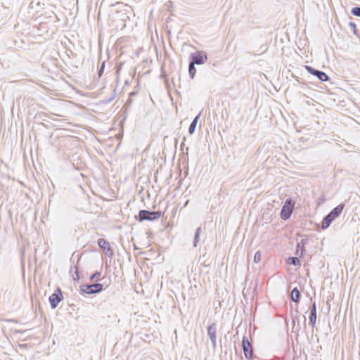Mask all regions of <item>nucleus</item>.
Segmentation results:
<instances>
[{
	"label": "nucleus",
	"instance_id": "6e6552de",
	"mask_svg": "<svg viewBox=\"0 0 360 360\" xmlns=\"http://www.w3.org/2000/svg\"><path fill=\"white\" fill-rule=\"evenodd\" d=\"M63 295L60 289H58L56 292L53 293L49 297V302L52 309H56L58 303L62 300Z\"/></svg>",
	"mask_w": 360,
	"mask_h": 360
},
{
	"label": "nucleus",
	"instance_id": "9b49d317",
	"mask_svg": "<svg viewBox=\"0 0 360 360\" xmlns=\"http://www.w3.org/2000/svg\"><path fill=\"white\" fill-rule=\"evenodd\" d=\"M200 116V113H199L194 119L192 121V122L191 123L190 126H189V128H188V133L190 134H193L195 130V127H196V125H197V123H198V121L199 120V117Z\"/></svg>",
	"mask_w": 360,
	"mask_h": 360
},
{
	"label": "nucleus",
	"instance_id": "cd10ccee",
	"mask_svg": "<svg viewBox=\"0 0 360 360\" xmlns=\"http://www.w3.org/2000/svg\"><path fill=\"white\" fill-rule=\"evenodd\" d=\"M188 200H187V201H186V202L185 203V206H186V205H188Z\"/></svg>",
	"mask_w": 360,
	"mask_h": 360
},
{
	"label": "nucleus",
	"instance_id": "aec40b11",
	"mask_svg": "<svg viewBox=\"0 0 360 360\" xmlns=\"http://www.w3.org/2000/svg\"><path fill=\"white\" fill-rule=\"evenodd\" d=\"M351 13L355 16L360 17V7L352 8Z\"/></svg>",
	"mask_w": 360,
	"mask_h": 360
},
{
	"label": "nucleus",
	"instance_id": "a211bd4d",
	"mask_svg": "<svg viewBox=\"0 0 360 360\" xmlns=\"http://www.w3.org/2000/svg\"><path fill=\"white\" fill-rule=\"evenodd\" d=\"M201 233V228L198 227L195 233L193 246L197 247L198 243L199 242L200 235Z\"/></svg>",
	"mask_w": 360,
	"mask_h": 360
},
{
	"label": "nucleus",
	"instance_id": "2eb2a0df",
	"mask_svg": "<svg viewBox=\"0 0 360 360\" xmlns=\"http://www.w3.org/2000/svg\"><path fill=\"white\" fill-rule=\"evenodd\" d=\"M98 245L103 250H105L107 247L110 246L109 243L103 238H99L98 240Z\"/></svg>",
	"mask_w": 360,
	"mask_h": 360
},
{
	"label": "nucleus",
	"instance_id": "ddd939ff",
	"mask_svg": "<svg viewBox=\"0 0 360 360\" xmlns=\"http://www.w3.org/2000/svg\"><path fill=\"white\" fill-rule=\"evenodd\" d=\"M333 220L334 219L332 217H330L329 214H327L323 219L321 225L322 229H326L328 228Z\"/></svg>",
	"mask_w": 360,
	"mask_h": 360
},
{
	"label": "nucleus",
	"instance_id": "6ab92c4d",
	"mask_svg": "<svg viewBox=\"0 0 360 360\" xmlns=\"http://www.w3.org/2000/svg\"><path fill=\"white\" fill-rule=\"evenodd\" d=\"M261 259H262V252L260 250H258L255 254L254 262L255 263H258L261 261Z\"/></svg>",
	"mask_w": 360,
	"mask_h": 360
},
{
	"label": "nucleus",
	"instance_id": "39448f33",
	"mask_svg": "<svg viewBox=\"0 0 360 360\" xmlns=\"http://www.w3.org/2000/svg\"><path fill=\"white\" fill-rule=\"evenodd\" d=\"M242 347L245 356L247 359H250L252 356L253 350L248 338L245 336L243 338Z\"/></svg>",
	"mask_w": 360,
	"mask_h": 360
},
{
	"label": "nucleus",
	"instance_id": "a878e982",
	"mask_svg": "<svg viewBox=\"0 0 360 360\" xmlns=\"http://www.w3.org/2000/svg\"><path fill=\"white\" fill-rule=\"evenodd\" d=\"M350 25H352V27H355V25L352 24V22H350Z\"/></svg>",
	"mask_w": 360,
	"mask_h": 360
},
{
	"label": "nucleus",
	"instance_id": "f257e3e1",
	"mask_svg": "<svg viewBox=\"0 0 360 360\" xmlns=\"http://www.w3.org/2000/svg\"><path fill=\"white\" fill-rule=\"evenodd\" d=\"M162 215L160 211H148L146 210H140L139 212V217L141 221L144 220L153 221L159 219Z\"/></svg>",
	"mask_w": 360,
	"mask_h": 360
},
{
	"label": "nucleus",
	"instance_id": "412c9836",
	"mask_svg": "<svg viewBox=\"0 0 360 360\" xmlns=\"http://www.w3.org/2000/svg\"><path fill=\"white\" fill-rule=\"evenodd\" d=\"M74 273L72 274V278L75 281L79 280V271L78 268L75 266H74Z\"/></svg>",
	"mask_w": 360,
	"mask_h": 360
},
{
	"label": "nucleus",
	"instance_id": "f3484780",
	"mask_svg": "<svg viewBox=\"0 0 360 360\" xmlns=\"http://www.w3.org/2000/svg\"><path fill=\"white\" fill-rule=\"evenodd\" d=\"M288 263L294 266L300 265V261L298 257H290L288 258Z\"/></svg>",
	"mask_w": 360,
	"mask_h": 360
},
{
	"label": "nucleus",
	"instance_id": "f8f14e48",
	"mask_svg": "<svg viewBox=\"0 0 360 360\" xmlns=\"http://www.w3.org/2000/svg\"><path fill=\"white\" fill-rule=\"evenodd\" d=\"M300 297V292L297 288H295L291 292V300L292 302L298 303Z\"/></svg>",
	"mask_w": 360,
	"mask_h": 360
},
{
	"label": "nucleus",
	"instance_id": "9d476101",
	"mask_svg": "<svg viewBox=\"0 0 360 360\" xmlns=\"http://www.w3.org/2000/svg\"><path fill=\"white\" fill-rule=\"evenodd\" d=\"M345 207V205L341 203L338 205L337 207H335L333 210L330 211V212L328 214L330 215V217H332L333 219L337 218L340 216V214L342 213L343 209Z\"/></svg>",
	"mask_w": 360,
	"mask_h": 360
},
{
	"label": "nucleus",
	"instance_id": "423d86ee",
	"mask_svg": "<svg viewBox=\"0 0 360 360\" xmlns=\"http://www.w3.org/2000/svg\"><path fill=\"white\" fill-rule=\"evenodd\" d=\"M217 326L216 323H212L207 328V334L214 348H215L217 345Z\"/></svg>",
	"mask_w": 360,
	"mask_h": 360
},
{
	"label": "nucleus",
	"instance_id": "7ed1b4c3",
	"mask_svg": "<svg viewBox=\"0 0 360 360\" xmlns=\"http://www.w3.org/2000/svg\"><path fill=\"white\" fill-rule=\"evenodd\" d=\"M81 290L86 294H95L103 290V285L101 283L85 284L81 286Z\"/></svg>",
	"mask_w": 360,
	"mask_h": 360
},
{
	"label": "nucleus",
	"instance_id": "b1692460",
	"mask_svg": "<svg viewBox=\"0 0 360 360\" xmlns=\"http://www.w3.org/2000/svg\"><path fill=\"white\" fill-rule=\"evenodd\" d=\"M104 68H105V62H103L99 68V70H98V76L99 77H101L102 74L103 73Z\"/></svg>",
	"mask_w": 360,
	"mask_h": 360
},
{
	"label": "nucleus",
	"instance_id": "0eeeda50",
	"mask_svg": "<svg viewBox=\"0 0 360 360\" xmlns=\"http://www.w3.org/2000/svg\"><path fill=\"white\" fill-rule=\"evenodd\" d=\"M307 70L308 71L309 73L314 75V76H316L317 78L320 80V81H322V82H326V81H328V76L323 72L321 71V70H316L314 69V68L311 67V66H305Z\"/></svg>",
	"mask_w": 360,
	"mask_h": 360
},
{
	"label": "nucleus",
	"instance_id": "5701e85b",
	"mask_svg": "<svg viewBox=\"0 0 360 360\" xmlns=\"http://www.w3.org/2000/svg\"><path fill=\"white\" fill-rule=\"evenodd\" d=\"M101 275V274L100 272H96L90 277V280L94 281L95 279H98Z\"/></svg>",
	"mask_w": 360,
	"mask_h": 360
},
{
	"label": "nucleus",
	"instance_id": "dca6fc26",
	"mask_svg": "<svg viewBox=\"0 0 360 360\" xmlns=\"http://www.w3.org/2000/svg\"><path fill=\"white\" fill-rule=\"evenodd\" d=\"M188 73L190 77L193 79L196 73V69L195 68V64L191 62L189 63L188 65Z\"/></svg>",
	"mask_w": 360,
	"mask_h": 360
},
{
	"label": "nucleus",
	"instance_id": "20e7f679",
	"mask_svg": "<svg viewBox=\"0 0 360 360\" xmlns=\"http://www.w3.org/2000/svg\"><path fill=\"white\" fill-rule=\"evenodd\" d=\"M191 58L192 59L191 62L195 65L204 64L207 59V54L202 51H197L194 53H191Z\"/></svg>",
	"mask_w": 360,
	"mask_h": 360
},
{
	"label": "nucleus",
	"instance_id": "4be33fe9",
	"mask_svg": "<svg viewBox=\"0 0 360 360\" xmlns=\"http://www.w3.org/2000/svg\"><path fill=\"white\" fill-rule=\"evenodd\" d=\"M105 254L108 257H112V255H113V250L111 248L110 246L109 247H107V248L105 250Z\"/></svg>",
	"mask_w": 360,
	"mask_h": 360
},
{
	"label": "nucleus",
	"instance_id": "393cba45",
	"mask_svg": "<svg viewBox=\"0 0 360 360\" xmlns=\"http://www.w3.org/2000/svg\"><path fill=\"white\" fill-rule=\"evenodd\" d=\"M26 330H17L16 333H22L25 332Z\"/></svg>",
	"mask_w": 360,
	"mask_h": 360
},
{
	"label": "nucleus",
	"instance_id": "1a4fd4ad",
	"mask_svg": "<svg viewBox=\"0 0 360 360\" xmlns=\"http://www.w3.org/2000/svg\"><path fill=\"white\" fill-rule=\"evenodd\" d=\"M309 323L312 327H314L316 321V306L315 302L310 308V314L309 317Z\"/></svg>",
	"mask_w": 360,
	"mask_h": 360
},
{
	"label": "nucleus",
	"instance_id": "bb28decb",
	"mask_svg": "<svg viewBox=\"0 0 360 360\" xmlns=\"http://www.w3.org/2000/svg\"><path fill=\"white\" fill-rule=\"evenodd\" d=\"M350 25H352V27H355V25L352 24V22H350Z\"/></svg>",
	"mask_w": 360,
	"mask_h": 360
},
{
	"label": "nucleus",
	"instance_id": "f03ea898",
	"mask_svg": "<svg viewBox=\"0 0 360 360\" xmlns=\"http://www.w3.org/2000/svg\"><path fill=\"white\" fill-rule=\"evenodd\" d=\"M293 207L294 203L292 202L291 199H287L282 207L281 218L283 220L289 219L292 212Z\"/></svg>",
	"mask_w": 360,
	"mask_h": 360
},
{
	"label": "nucleus",
	"instance_id": "4468645a",
	"mask_svg": "<svg viewBox=\"0 0 360 360\" xmlns=\"http://www.w3.org/2000/svg\"><path fill=\"white\" fill-rule=\"evenodd\" d=\"M333 220L334 219L332 217H330L329 214H327L323 219L321 225L322 229H326L328 228Z\"/></svg>",
	"mask_w": 360,
	"mask_h": 360
}]
</instances>
